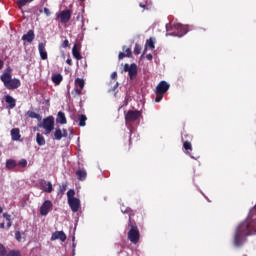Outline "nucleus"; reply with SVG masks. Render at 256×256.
Returning a JSON list of instances; mask_svg holds the SVG:
<instances>
[{
	"label": "nucleus",
	"mask_w": 256,
	"mask_h": 256,
	"mask_svg": "<svg viewBox=\"0 0 256 256\" xmlns=\"http://www.w3.org/2000/svg\"><path fill=\"white\" fill-rule=\"evenodd\" d=\"M256 234V220L248 218L243 221L235 230L233 244L239 248L246 242V237Z\"/></svg>",
	"instance_id": "1"
},
{
	"label": "nucleus",
	"mask_w": 256,
	"mask_h": 256,
	"mask_svg": "<svg viewBox=\"0 0 256 256\" xmlns=\"http://www.w3.org/2000/svg\"><path fill=\"white\" fill-rule=\"evenodd\" d=\"M11 68L8 67L5 72L0 76V80L3 82L4 86L9 90H15L21 87L22 83L19 79H12Z\"/></svg>",
	"instance_id": "2"
},
{
	"label": "nucleus",
	"mask_w": 256,
	"mask_h": 256,
	"mask_svg": "<svg viewBox=\"0 0 256 256\" xmlns=\"http://www.w3.org/2000/svg\"><path fill=\"white\" fill-rule=\"evenodd\" d=\"M128 227H130V230L128 231V240H130V242L133 244L139 243L141 234L139 233V227L137 226V224L131 221V213L129 214Z\"/></svg>",
	"instance_id": "3"
},
{
	"label": "nucleus",
	"mask_w": 256,
	"mask_h": 256,
	"mask_svg": "<svg viewBox=\"0 0 256 256\" xmlns=\"http://www.w3.org/2000/svg\"><path fill=\"white\" fill-rule=\"evenodd\" d=\"M39 127L45 130V135L51 134V132L55 129V118L53 116H49L43 119V122Z\"/></svg>",
	"instance_id": "4"
},
{
	"label": "nucleus",
	"mask_w": 256,
	"mask_h": 256,
	"mask_svg": "<svg viewBox=\"0 0 256 256\" xmlns=\"http://www.w3.org/2000/svg\"><path fill=\"white\" fill-rule=\"evenodd\" d=\"M173 32L166 34L167 36L182 37L187 33V28L181 24H175L172 27Z\"/></svg>",
	"instance_id": "5"
},
{
	"label": "nucleus",
	"mask_w": 256,
	"mask_h": 256,
	"mask_svg": "<svg viewBox=\"0 0 256 256\" xmlns=\"http://www.w3.org/2000/svg\"><path fill=\"white\" fill-rule=\"evenodd\" d=\"M138 71L139 70L137 68V64H135V63H133L131 65H129V64L124 65V72H128L130 80H133L137 77Z\"/></svg>",
	"instance_id": "6"
},
{
	"label": "nucleus",
	"mask_w": 256,
	"mask_h": 256,
	"mask_svg": "<svg viewBox=\"0 0 256 256\" xmlns=\"http://www.w3.org/2000/svg\"><path fill=\"white\" fill-rule=\"evenodd\" d=\"M39 189L46 193H52L54 191L53 184L45 179L38 181Z\"/></svg>",
	"instance_id": "7"
},
{
	"label": "nucleus",
	"mask_w": 256,
	"mask_h": 256,
	"mask_svg": "<svg viewBox=\"0 0 256 256\" xmlns=\"http://www.w3.org/2000/svg\"><path fill=\"white\" fill-rule=\"evenodd\" d=\"M53 202L51 200H46L40 207V215L47 216L50 211L53 209Z\"/></svg>",
	"instance_id": "8"
},
{
	"label": "nucleus",
	"mask_w": 256,
	"mask_h": 256,
	"mask_svg": "<svg viewBox=\"0 0 256 256\" xmlns=\"http://www.w3.org/2000/svg\"><path fill=\"white\" fill-rule=\"evenodd\" d=\"M139 117H141V111L138 110H129L127 112V114L125 115V120L127 122H135L137 121V119H139Z\"/></svg>",
	"instance_id": "9"
},
{
	"label": "nucleus",
	"mask_w": 256,
	"mask_h": 256,
	"mask_svg": "<svg viewBox=\"0 0 256 256\" xmlns=\"http://www.w3.org/2000/svg\"><path fill=\"white\" fill-rule=\"evenodd\" d=\"M170 85L166 81H161L155 90V94L165 95L169 91Z\"/></svg>",
	"instance_id": "10"
},
{
	"label": "nucleus",
	"mask_w": 256,
	"mask_h": 256,
	"mask_svg": "<svg viewBox=\"0 0 256 256\" xmlns=\"http://www.w3.org/2000/svg\"><path fill=\"white\" fill-rule=\"evenodd\" d=\"M69 207L72 212H78L81 208V200L78 198H73L68 201Z\"/></svg>",
	"instance_id": "11"
},
{
	"label": "nucleus",
	"mask_w": 256,
	"mask_h": 256,
	"mask_svg": "<svg viewBox=\"0 0 256 256\" xmlns=\"http://www.w3.org/2000/svg\"><path fill=\"white\" fill-rule=\"evenodd\" d=\"M58 18H60L61 23H68L71 18H72V11L71 10H65L60 12V14L58 15Z\"/></svg>",
	"instance_id": "12"
},
{
	"label": "nucleus",
	"mask_w": 256,
	"mask_h": 256,
	"mask_svg": "<svg viewBox=\"0 0 256 256\" xmlns=\"http://www.w3.org/2000/svg\"><path fill=\"white\" fill-rule=\"evenodd\" d=\"M60 240L61 242H65L67 240V235L64 231H55L51 235V241Z\"/></svg>",
	"instance_id": "13"
},
{
	"label": "nucleus",
	"mask_w": 256,
	"mask_h": 256,
	"mask_svg": "<svg viewBox=\"0 0 256 256\" xmlns=\"http://www.w3.org/2000/svg\"><path fill=\"white\" fill-rule=\"evenodd\" d=\"M67 138L68 137V130L67 129H61V128H56L54 132V139L55 140H61L62 138Z\"/></svg>",
	"instance_id": "14"
},
{
	"label": "nucleus",
	"mask_w": 256,
	"mask_h": 256,
	"mask_svg": "<svg viewBox=\"0 0 256 256\" xmlns=\"http://www.w3.org/2000/svg\"><path fill=\"white\" fill-rule=\"evenodd\" d=\"M38 51H39L41 60H47L48 59V52L46 50V44L45 43H39L38 44Z\"/></svg>",
	"instance_id": "15"
},
{
	"label": "nucleus",
	"mask_w": 256,
	"mask_h": 256,
	"mask_svg": "<svg viewBox=\"0 0 256 256\" xmlns=\"http://www.w3.org/2000/svg\"><path fill=\"white\" fill-rule=\"evenodd\" d=\"M35 38H36V35L33 30L28 31L27 34L22 36V40L28 43H32L35 40Z\"/></svg>",
	"instance_id": "16"
},
{
	"label": "nucleus",
	"mask_w": 256,
	"mask_h": 256,
	"mask_svg": "<svg viewBox=\"0 0 256 256\" xmlns=\"http://www.w3.org/2000/svg\"><path fill=\"white\" fill-rule=\"evenodd\" d=\"M72 55L74 58H76L77 60H82L83 56L80 53V48L78 47L77 44H75L72 48Z\"/></svg>",
	"instance_id": "17"
},
{
	"label": "nucleus",
	"mask_w": 256,
	"mask_h": 256,
	"mask_svg": "<svg viewBox=\"0 0 256 256\" xmlns=\"http://www.w3.org/2000/svg\"><path fill=\"white\" fill-rule=\"evenodd\" d=\"M56 122L62 125L67 124V118L64 112H58Z\"/></svg>",
	"instance_id": "18"
},
{
	"label": "nucleus",
	"mask_w": 256,
	"mask_h": 256,
	"mask_svg": "<svg viewBox=\"0 0 256 256\" xmlns=\"http://www.w3.org/2000/svg\"><path fill=\"white\" fill-rule=\"evenodd\" d=\"M76 176L79 181H84L87 178V171L85 169H78L76 171Z\"/></svg>",
	"instance_id": "19"
},
{
	"label": "nucleus",
	"mask_w": 256,
	"mask_h": 256,
	"mask_svg": "<svg viewBox=\"0 0 256 256\" xmlns=\"http://www.w3.org/2000/svg\"><path fill=\"white\" fill-rule=\"evenodd\" d=\"M11 138L13 141H19L21 139L20 129L14 128L11 130Z\"/></svg>",
	"instance_id": "20"
},
{
	"label": "nucleus",
	"mask_w": 256,
	"mask_h": 256,
	"mask_svg": "<svg viewBox=\"0 0 256 256\" xmlns=\"http://www.w3.org/2000/svg\"><path fill=\"white\" fill-rule=\"evenodd\" d=\"M5 102L9 105L10 109L16 107V100L10 95L5 96Z\"/></svg>",
	"instance_id": "21"
},
{
	"label": "nucleus",
	"mask_w": 256,
	"mask_h": 256,
	"mask_svg": "<svg viewBox=\"0 0 256 256\" xmlns=\"http://www.w3.org/2000/svg\"><path fill=\"white\" fill-rule=\"evenodd\" d=\"M75 88H78L79 90L83 91L85 88V80L81 78L75 79Z\"/></svg>",
	"instance_id": "22"
},
{
	"label": "nucleus",
	"mask_w": 256,
	"mask_h": 256,
	"mask_svg": "<svg viewBox=\"0 0 256 256\" xmlns=\"http://www.w3.org/2000/svg\"><path fill=\"white\" fill-rule=\"evenodd\" d=\"M36 142H37V144L40 145V146L46 145V139H45V137H44L42 134H40V133H37V134H36Z\"/></svg>",
	"instance_id": "23"
},
{
	"label": "nucleus",
	"mask_w": 256,
	"mask_h": 256,
	"mask_svg": "<svg viewBox=\"0 0 256 256\" xmlns=\"http://www.w3.org/2000/svg\"><path fill=\"white\" fill-rule=\"evenodd\" d=\"M52 81L55 85H60L63 81V76L61 74H56L52 76Z\"/></svg>",
	"instance_id": "24"
},
{
	"label": "nucleus",
	"mask_w": 256,
	"mask_h": 256,
	"mask_svg": "<svg viewBox=\"0 0 256 256\" xmlns=\"http://www.w3.org/2000/svg\"><path fill=\"white\" fill-rule=\"evenodd\" d=\"M71 95L73 98H78L83 95V90L74 87V89L71 91Z\"/></svg>",
	"instance_id": "25"
},
{
	"label": "nucleus",
	"mask_w": 256,
	"mask_h": 256,
	"mask_svg": "<svg viewBox=\"0 0 256 256\" xmlns=\"http://www.w3.org/2000/svg\"><path fill=\"white\" fill-rule=\"evenodd\" d=\"M78 120H79V126L84 127L86 126V121L88 120L86 115H79L78 116Z\"/></svg>",
	"instance_id": "26"
},
{
	"label": "nucleus",
	"mask_w": 256,
	"mask_h": 256,
	"mask_svg": "<svg viewBox=\"0 0 256 256\" xmlns=\"http://www.w3.org/2000/svg\"><path fill=\"white\" fill-rule=\"evenodd\" d=\"M3 217L7 221V228L10 229L12 227V216L8 213H3Z\"/></svg>",
	"instance_id": "27"
},
{
	"label": "nucleus",
	"mask_w": 256,
	"mask_h": 256,
	"mask_svg": "<svg viewBox=\"0 0 256 256\" xmlns=\"http://www.w3.org/2000/svg\"><path fill=\"white\" fill-rule=\"evenodd\" d=\"M183 148L186 150V153L191 156L190 152L192 151V144L189 141L183 143Z\"/></svg>",
	"instance_id": "28"
},
{
	"label": "nucleus",
	"mask_w": 256,
	"mask_h": 256,
	"mask_svg": "<svg viewBox=\"0 0 256 256\" xmlns=\"http://www.w3.org/2000/svg\"><path fill=\"white\" fill-rule=\"evenodd\" d=\"M15 167H17V162L15 160L10 159L6 161V168L13 169Z\"/></svg>",
	"instance_id": "29"
},
{
	"label": "nucleus",
	"mask_w": 256,
	"mask_h": 256,
	"mask_svg": "<svg viewBox=\"0 0 256 256\" xmlns=\"http://www.w3.org/2000/svg\"><path fill=\"white\" fill-rule=\"evenodd\" d=\"M35 0H17V5L19 8L25 7L28 3H32Z\"/></svg>",
	"instance_id": "30"
},
{
	"label": "nucleus",
	"mask_w": 256,
	"mask_h": 256,
	"mask_svg": "<svg viewBox=\"0 0 256 256\" xmlns=\"http://www.w3.org/2000/svg\"><path fill=\"white\" fill-rule=\"evenodd\" d=\"M27 115L30 118H33V119H37V120H41L42 119L41 115H39V114H37L36 112H33V111L27 112Z\"/></svg>",
	"instance_id": "31"
},
{
	"label": "nucleus",
	"mask_w": 256,
	"mask_h": 256,
	"mask_svg": "<svg viewBox=\"0 0 256 256\" xmlns=\"http://www.w3.org/2000/svg\"><path fill=\"white\" fill-rule=\"evenodd\" d=\"M75 190L74 189H70L68 192H67V199L68 201L72 200V199H75Z\"/></svg>",
	"instance_id": "32"
},
{
	"label": "nucleus",
	"mask_w": 256,
	"mask_h": 256,
	"mask_svg": "<svg viewBox=\"0 0 256 256\" xmlns=\"http://www.w3.org/2000/svg\"><path fill=\"white\" fill-rule=\"evenodd\" d=\"M149 48L150 50L155 49V42H153V39H149L146 41V48Z\"/></svg>",
	"instance_id": "33"
},
{
	"label": "nucleus",
	"mask_w": 256,
	"mask_h": 256,
	"mask_svg": "<svg viewBox=\"0 0 256 256\" xmlns=\"http://www.w3.org/2000/svg\"><path fill=\"white\" fill-rule=\"evenodd\" d=\"M67 188H68V185L67 184H62L60 187H59V193L61 195H64L65 192L67 191Z\"/></svg>",
	"instance_id": "34"
},
{
	"label": "nucleus",
	"mask_w": 256,
	"mask_h": 256,
	"mask_svg": "<svg viewBox=\"0 0 256 256\" xmlns=\"http://www.w3.org/2000/svg\"><path fill=\"white\" fill-rule=\"evenodd\" d=\"M0 256H7V249L3 244H0Z\"/></svg>",
	"instance_id": "35"
},
{
	"label": "nucleus",
	"mask_w": 256,
	"mask_h": 256,
	"mask_svg": "<svg viewBox=\"0 0 256 256\" xmlns=\"http://www.w3.org/2000/svg\"><path fill=\"white\" fill-rule=\"evenodd\" d=\"M7 256H22V255H21V252L19 250H11V251H9Z\"/></svg>",
	"instance_id": "36"
},
{
	"label": "nucleus",
	"mask_w": 256,
	"mask_h": 256,
	"mask_svg": "<svg viewBox=\"0 0 256 256\" xmlns=\"http://www.w3.org/2000/svg\"><path fill=\"white\" fill-rule=\"evenodd\" d=\"M134 54L139 55L141 54V45L136 44L134 47Z\"/></svg>",
	"instance_id": "37"
},
{
	"label": "nucleus",
	"mask_w": 256,
	"mask_h": 256,
	"mask_svg": "<svg viewBox=\"0 0 256 256\" xmlns=\"http://www.w3.org/2000/svg\"><path fill=\"white\" fill-rule=\"evenodd\" d=\"M15 238L17 241L21 242L22 241V234L20 231L15 232Z\"/></svg>",
	"instance_id": "38"
},
{
	"label": "nucleus",
	"mask_w": 256,
	"mask_h": 256,
	"mask_svg": "<svg viewBox=\"0 0 256 256\" xmlns=\"http://www.w3.org/2000/svg\"><path fill=\"white\" fill-rule=\"evenodd\" d=\"M163 94H156V98H155V102L156 103H159V102H161V100H163Z\"/></svg>",
	"instance_id": "39"
},
{
	"label": "nucleus",
	"mask_w": 256,
	"mask_h": 256,
	"mask_svg": "<svg viewBox=\"0 0 256 256\" xmlns=\"http://www.w3.org/2000/svg\"><path fill=\"white\" fill-rule=\"evenodd\" d=\"M18 165L21 167H26L28 165V162L26 159H22L19 161Z\"/></svg>",
	"instance_id": "40"
},
{
	"label": "nucleus",
	"mask_w": 256,
	"mask_h": 256,
	"mask_svg": "<svg viewBox=\"0 0 256 256\" xmlns=\"http://www.w3.org/2000/svg\"><path fill=\"white\" fill-rule=\"evenodd\" d=\"M69 46H70L69 40H64V42L61 45L62 48H68Z\"/></svg>",
	"instance_id": "41"
},
{
	"label": "nucleus",
	"mask_w": 256,
	"mask_h": 256,
	"mask_svg": "<svg viewBox=\"0 0 256 256\" xmlns=\"http://www.w3.org/2000/svg\"><path fill=\"white\" fill-rule=\"evenodd\" d=\"M44 14L47 16V17H50L51 16V11L48 9V8H44Z\"/></svg>",
	"instance_id": "42"
},
{
	"label": "nucleus",
	"mask_w": 256,
	"mask_h": 256,
	"mask_svg": "<svg viewBox=\"0 0 256 256\" xmlns=\"http://www.w3.org/2000/svg\"><path fill=\"white\" fill-rule=\"evenodd\" d=\"M126 56L127 57H132L133 56V52H131V49L130 48H128V49H126Z\"/></svg>",
	"instance_id": "43"
},
{
	"label": "nucleus",
	"mask_w": 256,
	"mask_h": 256,
	"mask_svg": "<svg viewBox=\"0 0 256 256\" xmlns=\"http://www.w3.org/2000/svg\"><path fill=\"white\" fill-rule=\"evenodd\" d=\"M127 57V54L123 53V52H120L119 55H118V59L119 60H123V58Z\"/></svg>",
	"instance_id": "44"
},
{
	"label": "nucleus",
	"mask_w": 256,
	"mask_h": 256,
	"mask_svg": "<svg viewBox=\"0 0 256 256\" xmlns=\"http://www.w3.org/2000/svg\"><path fill=\"white\" fill-rule=\"evenodd\" d=\"M111 78L112 79H117V72H113L112 74H111Z\"/></svg>",
	"instance_id": "45"
},
{
	"label": "nucleus",
	"mask_w": 256,
	"mask_h": 256,
	"mask_svg": "<svg viewBox=\"0 0 256 256\" xmlns=\"http://www.w3.org/2000/svg\"><path fill=\"white\" fill-rule=\"evenodd\" d=\"M66 63H67L68 65H70V66H72V65H73V61H72V59H67V60H66Z\"/></svg>",
	"instance_id": "46"
},
{
	"label": "nucleus",
	"mask_w": 256,
	"mask_h": 256,
	"mask_svg": "<svg viewBox=\"0 0 256 256\" xmlns=\"http://www.w3.org/2000/svg\"><path fill=\"white\" fill-rule=\"evenodd\" d=\"M4 65H5L4 61L0 60V70H2L4 68Z\"/></svg>",
	"instance_id": "47"
},
{
	"label": "nucleus",
	"mask_w": 256,
	"mask_h": 256,
	"mask_svg": "<svg viewBox=\"0 0 256 256\" xmlns=\"http://www.w3.org/2000/svg\"><path fill=\"white\" fill-rule=\"evenodd\" d=\"M146 58H147L148 60H153V55L148 54V55H146Z\"/></svg>",
	"instance_id": "48"
},
{
	"label": "nucleus",
	"mask_w": 256,
	"mask_h": 256,
	"mask_svg": "<svg viewBox=\"0 0 256 256\" xmlns=\"http://www.w3.org/2000/svg\"><path fill=\"white\" fill-rule=\"evenodd\" d=\"M0 228H1V229H5V222L0 223Z\"/></svg>",
	"instance_id": "49"
},
{
	"label": "nucleus",
	"mask_w": 256,
	"mask_h": 256,
	"mask_svg": "<svg viewBox=\"0 0 256 256\" xmlns=\"http://www.w3.org/2000/svg\"><path fill=\"white\" fill-rule=\"evenodd\" d=\"M141 8H143V9H146L147 8V5H145V4H140L139 5Z\"/></svg>",
	"instance_id": "50"
},
{
	"label": "nucleus",
	"mask_w": 256,
	"mask_h": 256,
	"mask_svg": "<svg viewBox=\"0 0 256 256\" xmlns=\"http://www.w3.org/2000/svg\"><path fill=\"white\" fill-rule=\"evenodd\" d=\"M166 30L169 32V24L166 25Z\"/></svg>",
	"instance_id": "51"
},
{
	"label": "nucleus",
	"mask_w": 256,
	"mask_h": 256,
	"mask_svg": "<svg viewBox=\"0 0 256 256\" xmlns=\"http://www.w3.org/2000/svg\"><path fill=\"white\" fill-rule=\"evenodd\" d=\"M118 86H119V83H116V85H115L114 89H116Z\"/></svg>",
	"instance_id": "52"
},
{
	"label": "nucleus",
	"mask_w": 256,
	"mask_h": 256,
	"mask_svg": "<svg viewBox=\"0 0 256 256\" xmlns=\"http://www.w3.org/2000/svg\"><path fill=\"white\" fill-rule=\"evenodd\" d=\"M3 212V208L0 206V214Z\"/></svg>",
	"instance_id": "53"
},
{
	"label": "nucleus",
	"mask_w": 256,
	"mask_h": 256,
	"mask_svg": "<svg viewBox=\"0 0 256 256\" xmlns=\"http://www.w3.org/2000/svg\"><path fill=\"white\" fill-rule=\"evenodd\" d=\"M129 211H130V209H126V211H125V212H126V213H129Z\"/></svg>",
	"instance_id": "54"
},
{
	"label": "nucleus",
	"mask_w": 256,
	"mask_h": 256,
	"mask_svg": "<svg viewBox=\"0 0 256 256\" xmlns=\"http://www.w3.org/2000/svg\"><path fill=\"white\" fill-rule=\"evenodd\" d=\"M80 2H85L86 0H79Z\"/></svg>",
	"instance_id": "55"
},
{
	"label": "nucleus",
	"mask_w": 256,
	"mask_h": 256,
	"mask_svg": "<svg viewBox=\"0 0 256 256\" xmlns=\"http://www.w3.org/2000/svg\"><path fill=\"white\" fill-rule=\"evenodd\" d=\"M73 255H75V249H73Z\"/></svg>",
	"instance_id": "56"
},
{
	"label": "nucleus",
	"mask_w": 256,
	"mask_h": 256,
	"mask_svg": "<svg viewBox=\"0 0 256 256\" xmlns=\"http://www.w3.org/2000/svg\"><path fill=\"white\" fill-rule=\"evenodd\" d=\"M39 12H40V13H43V10H40Z\"/></svg>",
	"instance_id": "57"
},
{
	"label": "nucleus",
	"mask_w": 256,
	"mask_h": 256,
	"mask_svg": "<svg viewBox=\"0 0 256 256\" xmlns=\"http://www.w3.org/2000/svg\"><path fill=\"white\" fill-rule=\"evenodd\" d=\"M129 143L131 144V138L129 139Z\"/></svg>",
	"instance_id": "58"
}]
</instances>
